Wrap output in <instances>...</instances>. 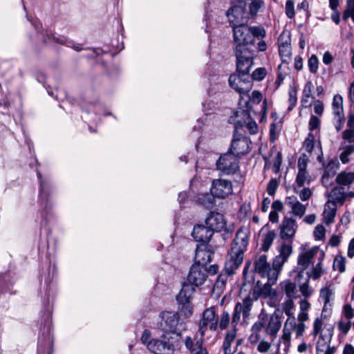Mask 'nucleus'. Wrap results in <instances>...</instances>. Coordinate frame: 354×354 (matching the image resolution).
<instances>
[{"label":"nucleus","mask_w":354,"mask_h":354,"mask_svg":"<svg viewBox=\"0 0 354 354\" xmlns=\"http://www.w3.org/2000/svg\"><path fill=\"white\" fill-rule=\"evenodd\" d=\"M334 290L329 286L322 288L319 290V300L323 302L324 306L322 311V316L325 317L330 315L332 311L333 304L334 298Z\"/></svg>","instance_id":"obj_17"},{"label":"nucleus","mask_w":354,"mask_h":354,"mask_svg":"<svg viewBox=\"0 0 354 354\" xmlns=\"http://www.w3.org/2000/svg\"><path fill=\"white\" fill-rule=\"evenodd\" d=\"M266 332L272 338H275L277 333L281 327V317L277 313H273L268 317L267 324L266 325Z\"/></svg>","instance_id":"obj_30"},{"label":"nucleus","mask_w":354,"mask_h":354,"mask_svg":"<svg viewBox=\"0 0 354 354\" xmlns=\"http://www.w3.org/2000/svg\"><path fill=\"white\" fill-rule=\"evenodd\" d=\"M308 158L305 154H302L298 159V171H307Z\"/></svg>","instance_id":"obj_60"},{"label":"nucleus","mask_w":354,"mask_h":354,"mask_svg":"<svg viewBox=\"0 0 354 354\" xmlns=\"http://www.w3.org/2000/svg\"><path fill=\"white\" fill-rule=\"evenodd\" d=\"M213 234L207 225H197L194 227L192 235L195 241L205 244L209 241Z\"/></svg>","instance_id":"obj_27"},{"label":"nucleus","mask_w":354,"mask_h":354,"mask_svg":"<svg viewBox=\"0 0 354 354\" xmlns=\"http://www.w3.org/2000/svg\"><path fill=\"white\" fill-rule=\"evenodd\" d=\"M268 321V315L266 314L261 313L259 319L256 321L251 327V334L248 337V341L251 344H257L261 339L260 332L263 328H266V325Z\"/></svg>","instance_id":"obj_23"},{"label":"nucleus","mask_w":354,"mask_h":354,"mask_svg":"<svg viewBox=\"0 0 354 354\" xmlns=\"http://www.w3.org/2000/svg\"><path fill=\"white\" fill-rule=\"evenodd\" d=\"M39 182V212L43 217L46 216L53 206V185L48 178H43L40 172H37Z\"/></svg>","instance_id":"obj_4"},{"label":"nucleus","mask_w":354,"mask_h":354,"mask_svg":"<svg viewBox=\"0 0 354 354\" xmlns=\"http://www.w3.org/2000/svg\"><path fill=\"white\" fill-rule=\"evenodd\" d=\"M267 75V70L264 67H259L256 68L251 76L253 80L260 82L263 80Z\"/></svg>","instance_id":"obj_53"},{"label":"nucleus","mask_w":354,"mask_h":354,"mask_svg":"<svg viewBox=\"0 0 354 354\" xmlns=\"http://www.w3.org/2000/svg\"><path fill=\"white\" fill-rule=\"evenodd\" d=\"M289 106L288 107V111H292L294 107L296 106L297 102V91L296 90H290L289 91Z\"/></svg>","instance_id":"obj_58"},{"label":"nucleus","mask_w":354,"mask_h":354,"mask_svg":"<svg viewBox=\"0 0 354 354\" xmlns=\"http://www.w3.org/2000/svg\"><path fill=\"white\" fill-rule=\"evenodd\" d=\"M276 234L274 231H269L263 235L261 245V250L264 252L268 251L271 247L274 239Z\"/></svg>","instance_id":"obj_45"},{"label":"nucleus","mask_w":354,"mask_h":354,"mask_svg":"<svg viewBox=\"0 0 354 354\" xmlns=\"http://www.w3.org/2000/svg\"><path fill=\"white\" fill-rule=\"evenodd\" d=\"M312 181L311 176L308 171H298L296 177V184L299 188L305 185H309Z\"/></svg>","instance_id":"obj_44"},{"label":"nucleus","mask_w":354,"mask_h":354,"mask_svg":"<svg viewBox=\"0 0 354 354\" xmlns=\"http://www.w3.org/2000/svg\"><path fill=\"white\" fill-rule=\"evenodd\" d=\"M337 205H338L333 203V201H327L325 203L323 216L326 224L329 225L333 222L336 215Z\"/></svg>","instance_id":"obj_35"},{"label":"nucleus","mask_w":354,"mask_h":354,"mask_svg":"<svg viewBox=\"0 0 354 354\" xmlns=\"http://www.w3.org/2000/svg\"><path fill=\"white\" fill-rule=\"evenodd\" d=\"M279 291L280 292V298L282 299L283 295L286 298L295 299L297 297V286L295 282L291 281L290 279H286L281 281L278 286Z\"/></svg>","instance_id":"obj_28"},{"label":"nucleus","mask_w":354,"mask_h":354,"mask_svg":"<svg viewBox=\"0 0 354 354\" xmlns=\"http://www.w3.org/2000/svg\"><path fill=\"white\" fill-rule=\"evenodd\" d=\"M230 86L241 95L248 94L252 88V82L249 76L231 75L229 77Z\"/></svg>","instance_id":"obj_15"},{"label":"nucleus","mask_w":354,"mask_h":354,"mask_svg":"<svg viewBox=\"0 0 354 354\" xmlns=\"http://www.w3.org/2000/svg\"><path fill=\"white\" fill-rule=\"evenodd\" d=\"M215 196L212 192L201 194L198 197L199 203L207 209H211L215 205Z\"/></svg>","instance_id":"obj_41"},{"label":"nucleus","mask_w":354,"mask_h":354,"mask_svg":"<svg viewBox=\"0 0 354 354\" xmlns=\"http://www.w3.org/2000/svg\"><path fill=\"white\" fill-rule=\"evenodd\" d=\"M279 53L282 59L283 64H288V59L291 55V46L288 41L281 43L279 45Z\"/></svg>","instance_id":"obj_40"},{"label":"nucleus","mask_w":354,"mask_h":354,"mask_svg":"<svg viewBox=\"0 0 354 354\" xmlns=\"http://www.w3.org/2000/svg\"><path fill=\"white\" fill-rule=\"evenodd\" d=\"M339 167V162L337 160L331 159L328 162L322 176V183L323 186L328 188L333 185V177Z\"/></svg>","instance_id":"obj_22"},{"label":"nucleus","mask_w":354,"mask_h":354,"mask_svg":"<svg viewBox=\"0 0 354 354\" xmlns=\"http://www.w3.org/2000/svg\"><path fill=\"white\" fill-rule=\"evenodd\" d=\"M46 335H43L39 337L38 342V353L39 354H51L50 349L53 345V339L50 331V322L46 323Z\"/></svg>","instance_id":"obj_26"},{"label":"nucleus","mask_w":354,"mask_h":354,"mask_svg":"<svg viewBox=\"0 0 354 354\" xmlns=\"http://www.w3.org/2000/svg\"><path fill=\"white\" fill-rule=\"evenodd\" d=\"M335 181L339 186L349 188L354 183V171H342L337 174Z\"/></svg>","instance_id":"obj_33"},{"label":"nucleus","mask_w":354,"mask_h":354,"mask_svg":"<svg viewBox=\"0 0 354 354\" xmlns=\"http://www.w3.org/2000/svg\"><path fill=\"white\" fill-rule=\"evenodd\" d=\"M323 252L317 247H313L312 248L306 250L303 249L297 257V265L300 271L299 272L297 277H301L303 272L310 265H313L317 259H319V253Z\"/></svg>","instance_id":"obj_7"},{"label":"nucleus","mask_w":354,"mask_h":354,"mask_svg":"<svg viewBox=\"0 0 354 354\" xmlns=\"http://www.w3.org/2000/svg\"><path fill=\"white\" fill-rule=\"evenodd\" d=\"M48 39H51V37L48 35ZM52 39L57 43L65 44L68 46L74 48L77 51H80L83 48L80 44H75L72 41H67L64 37L57 38L54 35H52Z\"/></svg>","instance_id":"obj_51"},{"label":"nucleus","mask_w":354,"mask_h":354,"mask_svg":"<svg viewBox=\"0 0 354 354\" xmlns=\"http://www.w3.org/2000/svg\"><path fill=\"white\" fill-rule=\"evenodd\" d=\"M250 29L253 39L254 38H257V39H263L266 36V31L262 26H254L250 27Z\"/></svg>","instance_id":"obj_50"},{"label":"nucleus","mask_w":354,"mask_h":354,"mask_svg":"<svg viewBox=\"0 0 354 354\" xmlns=\"http://www.w3.org/2000/svg\"><path fill=\"white\" fill-rule=\"evenodd\" d=\"M191 354H208V352L203 347L202 342L198 340L195 342V348L192 350Z\"/></svg>","instance_id":"obj_64"},{"label":"nucleus","mask_w":354,"mask_h":354,"mask_svg":"<svg viewBox=\"0 0 354 354\" xmlns=\"http://www.w3.org/2000/svg\"><path fill=\"white\" fill-rule=\"evenodd\" d=\"M205 225L212 230L213 233L221 231L228 232L224 216L218 212H210L205 219Z\"/></svg>","instance_id":"obj_19"},{"label":"nucleus","mask_w":354,"mask_h":354,"mask_svg":"<svg viewBox=\"0 0 354 354\" xmlns=\"http://www.w3.org/2000/svg\"><path fill=\"white\" fill-rule=\"evenodd\" d=\"M298 225L295 218L285 216L279 226V236L283 241H293Z\"/></svg>","instance_id":"obj_13"},{"label":"nucleus","mask_w":354,"mask_h":354,"mask_svg":"<svg viewBox=\"0 0 354 354\" xmlns=\"http://www.w3.org/2000/svg\"><path fill=\"white\" fill-rule=\"evenodd\" d=\"M308 66L311 73L315 74L319 68V59L315 55H312L308 60Z\"/></svg>","instance_id":"obj_52"},{"label":"nucleus","mask_w":354,"mask_h":354,"mask_svg":"<svg viewBox=\"0 0 354 354\" xmlns=\"http://www.w3.org/2000/svg\"><path fill=\"white\" fill-rule=\"evenodd\" d=\"M340 149L342 152L339 154V160L343 164H346L350 161L349 156L354 153V145H347L345 142H342Z\"/></svg>","instance_id":"obj_39"},{"label":"nucleus","mask_w":354,"mask_h":354,"mask_svg":"<svg viewBox=\"0 0 354 354\" xmlns=\"http://www.w3.org/2000/svg\"><path fill=\"white\" fill-rule=\"evenodd\" d=\"M254 271L261 278H266L272 283H276L281 270L279 268L272 266H271L268 261L266 254H259L255 257L254 259Z\"/></svg>","instance_id":"obj_5"},{"label":"nucleus","mask_w":354,"mask_h":354,"mask_svg":"<svg viewBox=\"0 0 354 354\" xmlns=\"http://www.w3.org/2000/svg\"><path fill=\"white\" fill-rule=\"evenodd\" d=\"M283 67H286V65L283 64V63H281L278 66L277 80L274 83V87L275 90L280 87L287 75V73L282 71Z\"/></svg>","instance_id":"obj_49"},{"label":"nucleus","mask_w":354,"mask_h":354,"mask_svg":"<svg viewBox=\"0 0 354 354\" xmlns=\"http://www.w3.org/2000/svg\"><path fill=\"white\" fill-rule=\"evenodd\" d=\"M313 85L311 82H308L303 89L302 96L301 99V106L303 108H308L311 106L312 103L310 99L313 98L312 96Z\"/></svg>","instance_id":"obj_36"},{"label":"nucleus","mask_w":354,"mask_h":354,"mask_svg":"<svg viewBox=\"0 0 354 354\" xmlns=\"http://www.w3.org/2000/svg\"><path fill=\"white\" fill-rule=\"evenodd\" d=\"M292 242L282 240L277 248L278 254L273 259V265L280 270L292 254Z\"/></svg>","instance_id":"obj_16"},{"label":"nucleus","mask_w":354,"mask_h":354,"mask_svg":"<svg viewBox=\"0 0 354 354\" xmlns=\"http://www.w3.org/2000/svg\"><path fill=\"white\" fill-rule=\"evenodd\" d=\"M333 124L337 131H341L345 123L343 97L339 94L333 96L332 104Z\"/></svg>","instance_id":"obj_10"},{"label":"nucleus","mask_w":354,"mask_h":354,"mask_svg":"<svg viewBox=\"0 0 354 354\" xmlns=\"http://www.w3.org/2000/svg\"><path fill=\"white\" fill-rule=\"evenodd\" d=\"M193 290V288H191L189 285H185L176 297L178 303L183 304V308L187 310L188 315L192 313V308L189 302Z\"/></svg>","instance_id":"obj_29"},{"label":"nucleus","mask_w":354,"mask_h":354,"mask_svg":"<svg viewBox=\"0 0 354 354\" xmlns=\"http://www.w3.org/2000/svg\"><path fill=\"white\" fill-rule=\"evenodd\" d=\"M142 342L147 346L149 351L154 354H169L180 348L181 336L180 333L172 335H162L161 339L151 338V333L145 330L141 337Z\"/></svg>","instance_id":"obj_3"},{"label":"nucleus","mask_w":354,"mask_h":354,"mask_svg":"<svg viewBox=\"0 0 354 354\" xmlns=\"http://www.w3.org/2000/svg\"><path fill=\"white\" fill-rule=\"evenodd\" d=\"M216 167L224 174H234L239 170V158L228 151L219 157L216 162Z\"/></svg>","instance_id":"obj_8"},{"label":"nucleus","mask_w":354,"mask_h":354,"mask_svg":"<svg viewBox=\"0 0 354 354\" xmlns=\"http://www.w3.org/2000/svg\"><path fill=\"white\" fill-rule=\"evenodd\" d=\"M345 258L342 256H339L335 258L333 266L334 270H338L339 272L342 273L345 271Z\"/></svg>","instance_id":"obj_56"},{"label":"nucleus","mask_w":354,"mask_h":354,"mask_svg":"<svg viewBox=\"0 0 354 354\" xmlns=\"http://www.w3.org/2000/svg\"><path fill=\"white\" fill-rule=\"evenodd\" d=\"M342 314L349 321L354 317V309L351 304H346L343 306Z\"/></svg>","instance_id":"obj_62"},{"label":"nucleus","mask_w":354,"mask_h":354,"mask_svg":"<svg viewBox=\"0 0 354 354\" xmlns=\"http://www.w3.org/2000/svg\"><path fill=\"white\" fill-rule=\"evenodd\" d=\"M207 279V269L198 265H193L187 276L188 282L194 286H199L204 283Z\"/></svg>","instance_id":"obj_20"},{"label":"nucleus","mask_w":354,"mask_h":354,"mask_svg":"<svg viewBox=\"0 0 354 354\" xmlns=\"http://www.w3.org/2000/svg\"><path fill=\"white\" fill-rule=\"evenodd\" d=\"M234 52L236 57L237 71L243 75H247L254 64V51L252 49H243Z\"/></svg>","instance_id":"obj_11"},{"label":"nucleus","mask_w":354,"mask_h":354,"mask_svg":"<svg viewBox=\"0 0 354 354\" xmlns=\"http://www.w3.org/2000/svg\"><path fill=\"white\" fill-rule=\"evenodd\" d=\"M330 337L321 335L317 342L316 354H334L335 348L330 346Z\"/></svg>","instance_id":"obj_32"},{"label":"nucleus","mask_w":354,"mask_h":354,"mask_svg":"<svg viewBox=\"0 0 354 354\" xmlns=\"http://www.w3.org/2000/svg\"><path fill=\"white\" fill-rule=\"evenodd\" d=\"M324 259V253L320 252L319 259L317 260L316 264L313 265L312 268L307 271L306 274L308 279L317 280L326 272V270L323 267L322 262Z\"/></svg>","instance_id":"obj_31"},{"label":"nucleus","mask_w":354,"mask_h":354,"mask_svg":"<svg viewBox=\"0 0 354 354\" xmlns=\"http://www.w3.org/2000/svg\"><path fill=\"white\" fill-rule=\"evenodd\" d=\"M243 15L244 10L241 6H232L227 12L228 20L233 27L234 51L252 49L251 46L254 44L250 27L241 23L243 19Z\"/></svg>","instance_id":"obj_1"},{"label":"nucleus","mask_w":354,"mask_h":354,"mask_svg":"<svg viewBox=\"0 0 354 354\" xmlns=\"http://www.w3.org/2000/svg\"><path fill=\"white\" fill-rule=\"evenodd\" d=\"M257 345V351L261 353H266L268 352L271 348V343L264 340L261 339V341H259Z\"/></svg>","instance_id":"obj_59"},{"label":"nucleus","mask_w":354,"mask_h":354,"mask_svg":"<svg viewBox=\"0 0 354 354\" xmlns=\"http://www.w3.org/2000/svg\"><path fill=\"white\" fill-rule=\"evenodd\" d=\"M315 144V137L312 133H310L304 141V147L306 151L311 153L314 149Z\"/></svg>","instance_id":"obj_54"},{"label":"nucleus","mask_w":354,"mask_h":354,"mask_svg":"<svg viewBox=\"0 0 354 354\" xmlns=\"http://www.w3.org/2000/svg\"><path fill=\"white\" fill-rule=\"evenodd\" d=\"M236 336V330L234 328L230 331H228L225 337L223 348L224 354H233L234 350L232 349V344L235 340Z\"/></svg>","instance_id":"obj_37"},{"label":"nucleus","mask_w":354,"mask_h":354,"mask_svg":"<svg viewBox=\"0 0 354 354\" xmlns=\"http://www.w3.org/2000/svg\"><path fill=\"white\" fill-rule=\"evenodd\" d=\"M218 317L216 315L215 307H209L203 313V317L199 324V332L202 337L209 328L215 331L218 328Z\"/></svg>","instance_id":"obj_12"},{"label":"nucleus","mask_w":354,"mask_h":354,"mask_svg":"<svg viewBox=\"0 0 354 354\" xmlns=\"http://www.w3.org/2000/svg\"><path fill=\"white\" fill-rule=\"evenodd\" d=\"M250 144L251 142L248 138L242 136L239 137L234 136L229 152L232 153L238 158L239 156L246 154L250 151Z\"/></svg>","instance_id":"obj_18"},{"label":"nucleus","mask_w":354,"mask_h":354,"mask_svg":"<svg viewBox=\"0 0 354 354\" xmlns=\"http://www.w3.org/2000/svg\"><path fill=\"white\" fill-rule=\"evenodd\" d=\"M291 332V328L288 326H286V322L283 329V333L281 337V341L284 344L286 349L288 348L290 344Z\"/></svg>","instance_id":"obj_48"},{"label":"nucleus","mask_w":354,"mask_h":354,"mask_svg":"<svg viewBox=\"0 0 354 354\" xmlns=\"http://www.w3.org/2000/svg\"><path fill=\"white\" fill-rule=\"evenodd\" d=\"M230 321V316L228 312L223 311L221 318L220 321L218 323V325L221 330H224L227 328Z\"/></svg>","instance_id":"obj_57"},{"label":"nucleus","mask_w":354,"mask_h":354,"mask_svg":"<svg viewBox=\"0 0 354 354\" xmlns=\"http://www.w3.org/2000/svg\"><path fill=\"white\" fill-rule=\"evenodd\" d=\"M324 196L328 198V201H333L338 205H343L346 201L345 188L338 185H335L331 190H327Z\"/></svg>","instance_id":"obj_25"},{"label":"nucleus","mask_w":354,"mask_h":354,"mask_svg":"<svg viewBox=\"0 0 354 354\" xmlns=\"http://www.w3.org/2000/svg\"><path fill=\"white\" fill-rule=\"evenodd\" d=\"M179 322V315L178 313L171 311H165L160 315V321L158 323V327L165 332V335H172L176 332V327Z\"/></svg>","instance_id":"obj_9"},{"label":"nucleus","mask_w":354,"mask_h":354,"mask_svg":"<svg viewBox=\"0 0 354 354\" xmlns=\"http://www.w3.org/2000/svg\"><path fill=\"white\" fill-rule=\"evenodd\" d=\"M252 296V292H250L249 295L246 296L242 301V302H238L235 306L240 307V310L242 311L243 319H248L250 315V311L252 310L253 302L257 301Z\"/></svg>","instance_id":"obj_34"},{"label":"nucleus","mask_w":354,"mask_h":354,"mask_svg":"<svg viewBox=\"0 0 354 354\" xmlns=\"http://www.w3.org/2000/svg\"><path fill=\"white\" fill-rule=\"evenodd\" d=\"M286 326H288L295 332L297 338H299L303 335L306 328L305 323H297L294 317L288 318L286 320Z\"/></svg>","instance_id":"obj_38"},{"label":"nucleus","mask_w":354,"mask_h":354,"mask_svg":"<svg viewBox=\"0 0 354 354\" xmlns=\"http://www.w3.org/2000/svg\"><path fill=\"white\" fill-rule=\"evenodd\" d=\"M250 231L246 227L239 228L232 243L229 258L225 265V272L231 275L239 268L243 260V254L248 245Z\"/></svg>","instance_id":"obj_2"},{"label":"nucleus","mask_w":354,"mask_h":354,"mask_svg":"<svg viewBox=\"0 0 354 354\" xmlns=\"http://www.w3.org/2000/svg\"><path fill=\"white\" fill-rule=\"evenodd\" d=\"M322 317L321 315L320 317H317L314 322H313V336H317V335H319V337L321 335H323L322 334V326H323V319H322Z\"/></svg>","instance_id":"obj_55"},{"label":"nucleus","mask_w":354,"mask_h":354,"mask_svg":"<svg viewBox=\"0 0 354 354\" xmlns=\"http://www.w3.org/2000/svg\"><path fill=\"white\" fill-rule=\"evenodd\" d=\"M212 194L218 198L224 199L233 193V185L230 180L215 179L210 188Z\"/></svg>","instance_id":"obj_14"},{"label":"nucleus","mask_w":354,"mask_h":354,"mask_svg":"<svg viewBox=\"0 0 354 354\" xmlns=\"http://www.w3.org/2000/svg\"><path fill=\"white\" fill-rule=\"evenodd\" d=\"M278 181L276 178H272L268 183L267 192L270 196H274L278 187Z\"/></svg>","instance_id":"obj_63"},{"label":"nucleus","mask_w":354,"mask_h":354,"mask_svg":"<svg viewBox=\"0 0 354 354\" xmlns=\"http://www.w3.org/2000/svg\"><path fill=\"white\" fill-rule=\"evenodd\" d=\"M276 283H272L270 280L260 286V282L257 281V286L252 290V296L254 299H258L260 297L270 299L274 306L279 304L281 301L280 292L272 288V286Z\"/></svg>","instance_id":"obj_6"},{"label":"nucleus","mask_w":354,"mask_h":354,"mask_svg":"<svg viewBox=\"0 0 354 354\" xmlns=\"http://www.w3.org/2000/svg\"><path fill=\"white\" fill-rule=\"evenodd\" d=\"M264 7L263 0H251L249 5L250 15L252 18H254L261 12Z\"/></svg>","instance_id":"obj_42"},{"label":"nucleus","mask_w":354,"mask_h":354,"mask_svg":"<svg viewBox=\"0 0 354 354\" xmlns=\"http://www.w3.org/2000/svg\"><path fill=\"white\" fill-rule=\"evenodd\" d=\"M285 205L290 209V213L299 218H302L306 212V205L300 203L295 196H287Z\"/></svg>","instance_id":"obj_24"},{"label":"nucleus","mask_w":354,"mask_h":354,"mask_svg":"<svg viewBox=\"0 0 354 354\" xmlns=\"http://www.w3.org/2000/svg\"><path fill=\"white\" fill-rule=\"evenodd\" d=\"M309 281L310 279H308V277H307L304 283L299 285V292L305 298L310 297L314 291L313 288L310 286Z\"/></svg>","instance_id":"obj_47"},{"label":"nucleus","mask_w":354,"mask_h":354,"mask_svg":"<svg viewBox=\"0 0 354 354\" xmlns=\"http://www.w3.org/2000/svg\"><path fill=\"white\" fill-rule=\"evenodd\" d=\"M342 138L344 142H348L349 144L354 142V129L348 128L342 133Z\"/></svg>","instance_id":"obj_61"},{"label":"nucleus","mask_w":354,"mask_h":354,"mask_svg":"<svg viewBox=\"0 0 354 354\" xmlns=\"http://www.w3.org/2000/svg\"><path fill=\"white\" fill-rule=\"evenodd\" d=\"M298 188L299 187L297 186L295 187L294 192L295 194L299 195L301 201H307L311 198L313 192L309 187H303L300 190Z\"/></svg>","instance_id":"obj_46"},{"label":"nucleus","mask_w":354,"mask_h":354,"mask_svg":"<svg viewBox=\"0 0 354 354\" xmlns=\"http://www.w3.org/2000/svg\"><path fill=\"white\" fill-rule=\"evenodd\" d=\"M293 299L292 298H285L284 301L281 304L282 311L288 318L294 317L293 308L295 304Z\"/></svg>","instance_id":"obj_43"},{"label":"nucleus","mask_w":354,"mask_h":354,"mask_svg":"<svg viewBox=\"0 0 354 354\" xmlns=\"http://www.w3.org/2000/svg\"><path fill=\"white\" fill-rule=\"evenodd\" d=\"M213 252L209 247L205 244L201 243L197 245L195 252L194 264L205 267L210 262Z\"/></svg>","instance_id":"obj_21"}]
</instances>
